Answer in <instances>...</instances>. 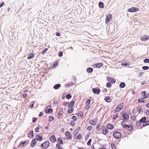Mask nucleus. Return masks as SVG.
Returning <instances> with one entry per match:
<instances>
[{
  "label": "nucleus",
  "mask_w": 149,
  "mask_h": 149,
  "mask_svg": "<svg viewBox=\"0 0 149 149\" xmlns=\"http://www.w3.org/2000/svg\"><path fill=\"white\" fill-rule=\"evenodd\" d=\"M123 106V103H121L116 106L113 111V113H116L120 111Z\"/></svg>",
  "instance_id": "nucleus-1"
},
{
  "label": "nucleus",
  "mask_w": 149,
  "mask_h": 149,
  "mask_svg": "<svg viewBox=\"0 0 149 149\" xmlns=\"http://www.w3.org/2000/svg\"><path fill=\"white\" fill-rule=\"evenodd\" d=\"M122 116L123 118V120H128L129 118L128 115L127 114L125 111L122 112L121 113Z\"/></svg>",
  "instance_id": "nucleus-2"
},
{
  "label": "nucleus",
  "mask_w": 149,
  "mask_h": 149,
  "mask_svg": "<svg viewBox=\"0 0 149 149\" xmlns=\"http://www.w3.org/2000/svg\"><path fill=\"white\" fill-rule=\"evenodd\" d=\"M113 137L117 139H118L121 137V134L119 132H114L113 134Z\"/></svg>",
  "instance_id": "nucleus-3"
},
{
  "label": "nucleus",
  "mask_w": 149,
  "mask_h": 149,
  "mask_svg": "<svg viewBox=\"0 0 149 149\" xmlns=\"http://www.w3.org/2000/svg\"><path fill=\"white\" fill-rule=\"evenodd\" d=\"M139 9L135 7H132L128 9V11L130 12H136L139 10Z\"/></svg>",
  "instance_id": "nucleus-4"
},
{
  "label": "nucleus",
  "mask_w": 149,
  "mask_h": 149,
  "mask_svg": "<svg viewBox=\"0 0 149 149\" xmlns=\"http://www.w3.org/2000/svg\"><path fill=\"white\" fill-rule=\"evenodd\" d=\"M112 17V15L111 14H110L108 15L107 16L106 18V24H107L110 20V19Z\"/></svg>",
  "instance_id": "nucleus-5"
},
{
  "label": "nucleus",
  "mask_w": 149,
  "mask_h": 149,
  "mask_svg": "<svg viewBox=\"0 0 149 149\" xmlns=\"http://www.w3.org/2000/svg\"><path fill=\"white\" fill-rule=\"evenodd\" d=\"M93 92L95 94H98L100 92V90L99 88H96L92 89Z\"/></svg>",
  "instance_id": "nucleus-6"
},
{
  "label": "nucleus",
  "mask_w": 149,
  "mask_h": 149,
  "mask_svg": "<svg viewBox=\"0 0 149 149\" xmlns=\"http://www.w3.org/2000/svg\"><path fill=\"white\" fill-rule=\"evenodd\" d=\"M48 107H50L51 106H48V107H47V108H46V109L45 110V112L46 113H51L53 112V110L51 109L48 108Z\"/></svg>",
  "instance_id": "nucleus-7"
},
{
  "label": "nucleus",
  "mask_w": 149,
  "mask_h": 149,
  "mask_svg": "<svg viewBox=\"0 0 149 149\" xmlns=\"http://www.w3.org/2000/svg\"><path fill=\"white\" fill-rule=\"evenodd\" d=\"M123 128L126 129L128 130H129L130 131L132 130L133 129V127L130 125L125 124V125L123 126Z\"/></svg>",
  "instance_id": "nucleus-8"
},
{
  "label": "nucleus",
  "mask_w": 149,
  "mask_h": 149,
  "mask_svg": "<svg viewBox=\"0 0 149 149\" xmlns=\"http://www.w3.org/2000/svg\"><path fill=\"white\" fill-rule=\"evenodd\" d=\"M65 134L67 138L70 139L72 138V136L70 133L68 131H67L65 133Z\"/></svg>",
  "instance_id": "nucleus-9"
},
{
  "label": "nucleus",
  "mask_w": 149,
  "mask_h": 149,
  "mask_svg": "<svg viewBox=\"0 0 149 149\" xmlns=\"http://www.w3.org/2000/svg\"><path fill=\"white\" fill-rule=\"evenodd\" d=\"M35 139L37 141H41L43 140V137L42 136L37 135L35 136Z\"/></svg>",
  "instance_id": "nucleus-10"
},
{
  "label": "nucleus",
  "mask_w": 149,
  "mask_h": 149,
  "mask_svg": "<svg viewBox=\"0 0 149 149\" xmlns=\"http://www.w3.org/2000/svg\"><path fill=\"white\" fill-rule=\"evenodd\" d=\"M49 139L52 142H54L56 141L55 136L54 135L51 136L50 137Z\"/></svg>",
  "instance_id": "nucleus-11"
},
{
  "label": "nucleus",
  "mask_w": 149,
  "mask_h": 149,
  "mask_svg": "<svg viewBox=\"0 0 149 149\" xmlns=\"http://www.w3.org/2000/svg\"><path fill=\"white\" fill-rule=\"evenodd\" d=\"M149 39V36L145 35L141 38V40L143 41H146Z\"/></svg>",
  "instance_id": "nucleus-12"
},
{
  "label": "nucleus",
  "mask_w": 149,
  "mask_h": 149,
  "mask_svg": "<svg viewBox=\"0 0 149 149\" xmlns=\"http://www.w3.org/2000/svg\"><path fill=\"white\" fill-rule=\"evenodd\" d=\"M26 141H21L19 145L18 146V147L19 148H21L23 147L24 144L26 143Z\"/></svg>",
  "instance_id": "nucleus-13"
},
{
  "label": "nucleus",
  "mask_w": 149,
  "mask_h": 149,
  "mask_svg": "<svg viewBox=\"0 0 149 149\" xmlns=\"http://www.w3.org/2000/svg\"><path fill=\"white\" fill-rule=\"evenodd\" d=\"M36 143V139L35 138L33 139L31 142V146L32 147H33Z\"/></svg>",
  "instance_id": "nucleus-14"
},
{
  "label": "nucleus",
  "mask_w": 149,
  "mask_h": 149,
  "mask_svg": "<svg viewBox=\"0 0 149 149\" xmlns=\"http://www.w3.org/2000/svg\"><path fill=\"white\" fill-rule=\"evenodd\" d=\"M89 123L91 124V125H95L96 123H97V122L96 121V120H91L89 121Z\"/></svg>",
  "instance_id": "nucleus-15"
},
{
  "label": "nucleus",
  "mask_w": 149,
  "mask_h": 149,
  "mask_svg": "<svg viewBox=\"0 0 149 149\" xmlns=\"http://www.w3.org/2000/svg\"><path fill=\"white\" fill-rule=\"evenodd\" d=\"M44 143V145H45L44 148L45 149H46L49 146V143L48 141H45Z\"/></svg>",
  "instance_id": "nucleus-16"
},
{
  "label": "nucleus",
  "mask_w": 149,
  "mask_h": 149,
  "mask_svg": "<svg viewBox=\"0 0 149 149\" xmlns=\"http://www.w3.org/2000/svg\"><path fill=\"white\" fill-rule=\"evenodd\" d=\"M107 127L110 130L112 129L113 127V125L110 123L107 124Z\"/></svg>",
  "instance_id": "nucleus-17"
},
{
  "label": "nucleus",
  "mask_w": 149,
  "mask_h": 149,
  "mask_svg": "<svg viewBox=\"0 0 149 149\" xmlns=\"http://www.w3.org/2000/svg\"><path fill=\"white\" fill-rule=\"evenodd\" d=\"M61 86V85L60 84H57L54 86L53 88L56 90L58 89Z\"/></svg>",
  "instance_id": "nucleus-18"
},
{
  "label": "nucleus",
  "mask_w": 149,
  "mask_h": 149,
  "mask_svg": "<svg viewBox=\"0 0 149 149\" xmlns=\"http://www.w3.org/2000/svg\"><path fill=\"white\" fill-rule=\"evenodd\" d=\"M146 118L145 116H144L142 117L139 120V121L141 122V123H144V122L146 121Z\"/></svg>",
  "instance_id": "nucleus-19"
},
{
  "label": "nucleus",
  "mask_w": 149,
  "mask_h": 149,
  "mask_svg": "<svg viewBox=\"0 0 149 149\" xmlns=\"http://www.w3.org/2000/svg\"><path fill=\"white\" fill-rule=\"evenodd\" d=\"M105 101L108 102H109L111 101V99L109 96H107L104 98Z\"/></svg>",
  "instance_id": "nucleus-20"
},
{
  "label": "nucleus",
  "mask_w": 149,
  "mask_h": 149,
  "mask_svg": "<svg viewBox=\"0 0 149 149\" xmlns=\"http://www.w3.org/2000/svg\"><path fill=\"white\" fill-rule=\"evenodd\" d=\"M103 65V64L102 63H98L95 64V66L97 68H99L101 67Z\"/></svg>",
  "instance_id": "nucleus-21"
},
{
  "label": "nucleus",
  "mask_w": 149,
  "mask_h": 149,
  "mask_svg": "<svg viewBox=\"0 0 149 149\" xmlns=\"http://www.w3.org/2000/svg\"><path fill=\"white\" fill-rule=\"evenodd\" d=\"M93 71V69L91 68H87L86 71L88 73H92Z\"/></svg>",
  "instance_id": "nucleus-22"
},
{
  "label": "nucleus",
  "mask_w": 149,
  "mask_h": 149,
  "mask_svg": "<svg viewBox=\"0 0 149 149\" xmlns=\"http://www.w3.org/2000/svg\"><path fill=\"white\" fill-rule=\"evenodd\" d=\"M74 104V102L73 101H72L70 102V104L68 105V107H71L73 106Z\"/></svg>",
  "instance_id": "nucleus-23"
},
{
  "label": "nucleus",
  "mask_w": 149,
  "mask_h": 149,
  "mask_svg": "<svg viewBox=\"0 0 149 149\" xmlns=\"http://www.w3.org/2000/svg\"><path fill=\"white\" fill-rule=\"evenodd\" d=\"M56 149H63L61 146L59 144V143H58L56 146Z\"/></svg>",
  "instance_id": "nucleus-24"
},
{
  "label": "nucleus",
  "mask_w": 149,
  "mask_h": 149,
  "mask_svg": "<svg viewBox=\"0 0 149 149\" xmlns=\"http://www.w3.org/2000/svg\"><path fill=\"white\" fill-rule=\"evenodd\" d=\"M34 56L33 53L29 54L27 57V58L30 59L33 57Z\"/></svg>",
  "instance_id": "nucleus-25"
},
{
  "label": "nucleus",
  "mask_w": 149,
  "mask_h": 149,
  "mask_svg": "<svg viewBox=\"0 0 149 149\" xmlns=\"http://www.w3.org/2000/svg\"><path fill=\"white\" fill-rule=\"evenodd\" d=\"M58 118L59 119L63 118L62 113L58 112Z\"/></svg>",
  "instance_id": "nucleus-26"
},
{
  "label": "nucleus",
  "mask_w": 149,
  "mask_h": 149,
  "mask_svg": "<svg viewBox=\"0 0 149 149\" xmlns=\"http://www.w3.org/2000/svg\"><path fill=\"white\" fill-rule=\"evenodd\" d=\"M125 86V83L124 82H122L121 83L120 85H119V86L122 88H123Z\"/></svg>",
  "instance_id": "nucleus-27"
},
{
  "label": "nucleus",
  "mask_w": 149,
  "mask_h": 149,
  "mask_svg": "<svg viewBox=\"0 0 149 149\" xmlns=\"http://www.w3.org/2000/svg\"><path fill=\"white\" fill-rule=\"evenodd\" d=\"M144 97L141 98V99H139L138 100V101L139 102H144V99H145Z\"/></svg>",
  "instance_id": "nucleus-28"
},
{
  "label": "nucleus",
  "mask_w": 149,
  "mask_h": 149,
  "mask_svg": "<svg viewBox=\"0 0 149 149\" xmlns=\"http://www.w3.org/2000/svg\"><path fill=\"white\" fill-rule=\"evenodd\" d=\"M99 7L101 8H104V4L103 3L100 2L98 4Z\"/></svg>",
  "instance_id": "nucleus-29"
},
{
  "label": "nucleus",
  "mask_w": 149,
  "mask_h": 149,
  "mask_svg": "<svg viewBox=\"0 0 149 149\" xmlns=\"http://www.w3.org/2000/svg\"><path fill=\"white\" fill-rule=\"evenodd\" d=\"M149 121L148 120L146 121H145L144 123H143V126L145 127L149 124Z\"/></svg>",
  "instance_id": "nucleus-30"
},
{
  "label": "nucleus",
  "mask_w": 149,
  "mask_h": 149,
  "mask_svg": "<svg viewBox=\"0 0 149 149\" xmlns=\"http://www.w3.org/2000/svg\"><path fill=\"white\" fill-rule=\"evenodd\" d=\"M33 130H31L30 132H29V134H28V136L29 137H30L31 136H32V137H33L34 136V134H33Z\"/></svg>",
  "instance_id": "nucleus-31"
},
{
  "label": "nucleus",
  "mask_w": 149,
  "mask_h": 149,
  "mask_svg": "<svg viewBox=\"0 0 149 149\" xmlns=\"http://www.w3.org/2000/svg\"><path fill=\"white\" fill-rule=\"evenodd\" d=\"M137 110L139 111V113L143 112V109L141 107H137Z\"/></svg>",
  "instance_id": "nucleus-32"
},
{
  "label": "nucleus",
  "mask_w": 149,
  "mask_h": 149,
  "mask_svg": "<svg viewBox=\"0 0 149 149\" xmlns=\"http://www.w3.org/2000/svg\"><path fill=\"white\" fill-rule=\"evenodd\" d=\"M58 141L61 144H63V141L62 139L61 138H58L57 139Z\"/></svg>",
  "instance_id": "nucleus-33"
},
{
  "label": "nucleus",
  "mask_w": 149,
  "mask_h": 149,
  "mask_svg": "<svg viewBox=\"0 0 149 149\" xmlns=\"http://www.w3.org/2000/svg\"><path fill=\"white\" fill-rule=\"evenodd\" d=\"M78 116L82 117L83 116V113L81 111H79L78 112Z\"/></svg>",
  "instance_id": "nucleus-34"
},
{
  "label": "nucleus",
  "mask_w": 149,
  "mask_h": 149,
  "mask_svg": "<svg viewBox=\"0 0 149 149\" xmlns=\"http://www.w3.org/2000/svg\"><path fill=\"white\" fill-rule=\"evenodd\" d=\"M108 132V130L107 129H105V130H103L102 131V133L104 135H105Z\"/></svg>",
  "instance_id": "nucleus-35"
},
{
  "label": "nucleus",
  "mask_w": 149,
  "mask_h": 149,
  "mask_svg": "<svg viewBox=\"0 0 149 149\" xmlns=\"http://www.w3.org/2000/svg\"><path fill=\"white\" fill-rule=\"evenodd\" d=\"M54 120V118L52 116H50L49 117V120L50 122L53 121Z\"/></svg>",
  "instance_id": "nucleus-36"
},
{
  "label": "nucleus",
  "mask_w": 149,
  "mask_h": 149,
  "mask_svg": "<svg viewBox=\"0 0 149 149\" xmlns=\"http://www.w3.org/2000/svg\"><path fill=\"white\" fill-rule=\"evenodd\" d=\"M149 67L147 66H144L142 67V69L143 70H147L149 69Z\"/></svg>",
  "instance_id": "nucleus-37"
},
{
  "label": "nucleus",
  "mask_w": 149,
  "mask_h": 149,
  "mask_svg": "<svg viewBox=\"0 0 149 149\" xmlns=\"http://www.w3.org/2000/svg\"><path fill=\"white\" fill-rule=\"evenodd\" d=\"M73 110V109L72 108H69L68 109V112L69 113H72Z\"/></svg>",
  "instance_id": "nucleus-38"
},
{
  "label": "nucleus",
  "mask_w": 149,
  "mask_h": 149,
  "mask_svg": "<svg viewBox=\"0 0 149 149\" xmlns=\"http://www.w3.org/2000/svg\"><path fill=\"white\" fill-rule=\"evenodd\" d=\"M141 123L139 121H137L136 122V125L137 127L139 126L140 125H141Z\"/></svg>",
  "instance_id": "nucleus-39"
},
{
  "label": "nucleus",
  "mask_w": 149,
  "mask_h": 149,
  "mask_svg": "<svg viewBox=\"0 0 149 149\" xmlns=\"http://www.w3.org/2000/svg\"><path fill=\"white\" fill-rule=\"evenodd\" d=\"M118 116V113H116L115 114L113 117V119L115 120Z\"/></svg>",
  "instance_id": "nucleus-40"
},
{
  "label": "nucleus",
  "mask_w": 149,
  "mask_h": 149,
  "mask_svg": "<svg viewBox=\"0 0 149 149\" xmlns=\"http://www.w3.org/2000/svg\"><path fill=\"white\" fill-rule=\"evenodd\" d=\"M34 103V101H32L31 102L30 105V107L31 109L33 108Z\"/></svg>",
  "instance_id": "nucleus-41"
},
{
  "label": "nucleus",
  "mask_w": 149,
  "mask_h": 149,
  "mask_svg": "<svg viewBox=\"0 0 149 149\" xmlns=\"http://www.w3.org/2000/svg\"><path fill=\"white\" fill-rule=\"evenodd\" d=\"M111 147L112 149H116L115 146L113 143L111 144Z\"/></svg>",
  "instance_id": "nucleus-42"
},
{
  "label": "nucleus",
  "mask_w": 149,
  "mask_h": 149,
  "mask_svg": "<svg viewBox=\"0 0 149 149\" xmlns=\"http://www.w3.org/2000/svg\"><path fill=\"white\" fill-rule=\"evenodd\" d=\"M72 96L69 93L68 94L66 95V98L67 99H70L71 98Z\"/></svg>",
  "instance_id": "nucleus-43"
},
{
  "label": "nucleus",
  "mask_w": 149,
  "mask_h": 149,
  "mask_svg": "<svg viewBox=\"0 0 149 149\" xmlns=\"http://www.w3.org/2000/svg\"><path fill=\"white\" fill-rule=\"evenodd\" d=\"M48 49L47 48H45L42 51V54H43L45 53L47 51Z\"/></svg>",
  "instance_id": "nucleus-44"
},
{
  "label": "nucleus",
  "mask_w": 149,
  "mask_h": 149,
  "mask_svg": "<svg viewBox=\"0 0 149 149\" xmlns=\"http://www.w3.org/2000/svg\"><path fill=\"white\" fill-rule=\"evenodd\" d=\"M92 141V139H90L88 141L87 143V145L88 146H90L91 145V143Z\"/></svg>",
  "instance_id": "nucleus-45"
},
{
  "label": "nucleus",
  "mask_w": 149,
  "mask_h": 149,
  "mask_svg": "<svg viewBox=\"0 0 149 149\" xmlns=\"http://www.w3.org/2000/svg\"><path fill=\"white\" fill-rule=\"evenodd\" d=\"M143 62L145 63H149V59L146 58L143 60Z\"/></svg>",
  "instance_id": "nucleus-46"
},
{
  "label": "nucleus",
  "mask_w": 149,
  "mask_h": 149,
  "mask_svg": "<svg viewBox=\"0 0 149 149\" xmlns=\"http://www.w3.org/2000/svg\"><path fill=\"white\" fill-rule=\"evenodd\" d=\"M141 94L143 96V97H144L146 95V91H143L141 93Z\"/></svg>",
  "instance_id": "nucleus-47"
},
{
  "label": "nucleus",
  "mask_w": 149,
  "mask_h": 149,
  "mask_svg": "<svg viewBox=\"0 0 149 149\" xmlns=\"http://www.w3.org/2000/svg\"><path fill=\"white\" fill-rule=\"evenodd\" d=\"M111 86V85L110 82H108L107 83L106 86L108 88H110Z\"/></svg>",
  "instance_id": "nucleus-48"
},
{
  "label": "nucleus",
  "mask_w": 149,
  "mask_h": 149,
  "mask_svg": "<svg viewBox=\"0 0 149 149\" xmlns=\"http://www.w3.org/2000/svg\"><path fill=\"white\" fill-rule=\"evenodd\" d=\"M72 118L75 121L77 120V118L76 116H73Z\"/></svg>",
  "instance_id": "nucleus-49"
},
{
  "label": "nucleus",
  "mask_w": 149,
  "mask_h": 149,
  "mask_svg": "<svg viewBox=\"0 0 149 149\" xmlns=\"http://www.w3.org/2000/svg\"><path fill=\"white\" fill-rule=\"evenodd\" d=\"M82 137V135L81 134H79L77 136V138L79 140H80Z\"/></svg>",
  "instance_id": "nucleus-50"
},
{
  "label": "nucleus",
  "mask_w": 149,
  "mask_h": 149,
  "mask_svg": "<svg viewBox=\"0 0 149 149\" xmlns=\"http://www.w3.org/2000/svg\"><path fill=\"white\" fill-rule=\"evenodd\" d=\"M63 52L62 51L60 52L58 54V56L59 57H62L63 56Z\"/></svg>",
  "instance_id": "nucleus-51"
},
{
  "label": "nucleus",
  "mask_w": 149,
  "mask_h": 149,
  "mask_svg": "<svg viewBox=\"0 0 149 149\" xmlns=\"http://www.w3.org/2000/svg\"><path fill=\"white\" fill-rule=\"evenodd\" d=\"M91 100L90 99H88L86 102V104H89L90 103Z\"/></svg>",
  "instance_id": "nucleus-52"
},
{
  "label": "nucleus",
  "mask_w": 149,
  "mask_h": 149,
  "mask_svg": "<svg viewBox=\"0 0 149 149\" xmlns=\"http://www.w3.org/2000/svg\"><path fill=\"white\" fill-rule=\"evenodd\" d=\"M75 83L73 82H71L69 84H67V85H68L70 86H73L74 85Z\"/></svg>",
  "instance_id": "nucleus-53"
},
{
  "label": "nucleus",
  "mask_w": 149,
  "mask_h": 149,
  "mask_svg": "<svg viewBox=\"0 0 149 149\" xmlns=\"http://www.w3.org/2000/svg\"><path fill=\"white\" fill-rule=\"evenodd\" d=\"M70 124L72 126H74L75 124L74 122L73 121H71L70 123Z\"/></svg>",
  "instance_id": "nucleus-54"
},
{
  "label": "nucleus",
  "mask_w": 149,
  "mask_h": 149,
  "mask_svg": "<svg viewBox=\"0 0 149 149\" xmlns=\"http://www.w3.org/2000/svg\"><path fill=\"white\" fill-rule=\"evenodd\" d=\"M125 123L124 120H123V121H122L121 123V124L123 126H123H124L125 125Z\"/></svg>",
  "instance_id": "nucleus-55"
},
{
  "label": "nucleus",
  "mask_w": 149,
  "mask_h": 149,
  "mask_svg": "<svg viewBox=\"0 0 149 149\" xmlns=\"http://www.w3.org/2000/svg\"><path fill=\"white\" fill-rule=\"evenodd\" d=\"M80 127L79 126H78V127L76 128L75 131L78 132L79 130H80Z\"/></svg>",
  "instance_id": "nucleus-56"
},
{
  "label": "nucleus",
  "mask_w": 149,
  "mask_h": 149,
  "mask_svg": "<svg viewBox=\"0 0 149 149\" xmlns=\"http://www.w3.org/2000/svg\"><path fill=\"white\" fill-rule=\"evenodd\" d=\"M144 74V73L143 72H140L139 75V77H140L142 76V75Z\"/></svg>",
  "instance_id": "nucleus-57"
},
{
  "label": "nucleus",
  "mask_w": 149,
  "mask_h": 149,
  "mask_svg": "<svg viewBox=\"0 0 149 149\" xmlns=\"http://www.w3.org/2000/svg\"><path fill=\"white\" fill-rule=\"evenodd\" d=\"M91 128H92V127L91 126H88L87 127V130L88 131H90L91 130Z\"/></svg>",
  "instance_id": "nucleus-58"
},
{
  "label": "nucleus",
  "mask_w": 149,
  "mask_h": 149,
  "mask_svg": "<svg viewBox=\"0 0 149 149\" xmlns=\"http://www.w3.org/2000/svg\"><path fill=\"white\" fill-rule=\"evenodd\" d=\"M90 107V105H87L85 107V108L87 110Z\"/></svg>",
  "instance_id": "nucleus-59"
},
{
  "label": "nucleus",
  "mask_w": 149,
  "mask_h": 149,
  "mask_svg": "<svg viewBox=\"0 0 149 149\" xmlns=\"http://www.w3.org/2000/svg\"><path fill=\"white\" fill-rule=\"evenodd\" d=\"M37 120V118H32V121L34 123Z\"/></svg>",
  "instance_id": "nucleus-60"
},
{
  "label": "nucleus",
  "mask_w": 149,
  "mask_h": 149,
  "mask_svg": "<svg viewBox=\"0 0 149 149\" xmlns=\"http://www.w3.org/2000/svg\"><path fill=\"white\" fill-rule=\"evenodd\" d=\"M145 112L148 115H149V110L148 109H146L145 111Z\"/></svg>",
  "instance_id": "nucleus-61"
},
{
  "label": "nucleus",
  "mask_w": 149,
  "mask_h": 149,
  "mask_svg": "<svg viewBox=\"0 0 149 149\" xmlns=\"http://www.w3.org/2000/svg\"><path fill=\"white\" fill-rule=\"evenodd\" d=\"M145 98H148L149 97V93H148L146 94V96L144 97Z\"/></svg>",
  "instance_id": "nucleus-62"
},
{
  "label": "nucleus",
  "mask_w": 149,
  "mask_h": 149,
  "mask_svg": "<svg viewBox=\"0 0 149 149\" xmlns=\"http://www.w3.org/2000/svg\"><path fill=\"white\" fill-rule=\"evenodd\" d=\"M107 79L108 81H110L111 80V78L110 77H109V76H107Z\"/></svg>",
  "instance_id": "nucleus-63"
},
{
  "label": "nucleus",
  "mask_w": 149,
  "mask_h": 149,
  "mask_svg": "<svg viewBox=\"0 0 149 149\" xmlns=\"http://www.w3.org/2000/svg\"><path fill=\"white\" fill-rule=\"evenodd\" d=\"M56 35L57 36H59L61 35V34L60 33L58 32H56Z\"/></svg>",
  "instance_id": "nucleus-64"
}]
</instances>
